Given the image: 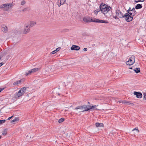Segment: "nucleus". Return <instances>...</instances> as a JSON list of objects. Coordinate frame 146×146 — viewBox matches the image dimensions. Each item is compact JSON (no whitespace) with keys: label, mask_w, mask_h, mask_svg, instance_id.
Segmentation results:
<instances>
[{"label":"nucleus","mask_w":146,"mask_h":146,"mask_svg":"<svg viewBox=\"0 0 146 146\" xmlns=\"http://www.w3.org/2000/svg\"><path fill=\"white\" fill-rule=\"evenodd\" d=\"M27 9H28V8H25L22 10V11H23V12L27 10Z\"/></svg>","instance_id":"39"},{"label":"nucleus","mask_w":146,"mask_h":146,"mask_svg":"<svg viewBox=\"0 0 146 146\" xmlns=\"http://www.w3.org/2000/svg\"><path fill=\"white\" fill-rule=\"evenodd\" d=\"M78 109L80 110L81 111V112H84V111H83V110H84L83 109V106H78L77 107H76L75 108V110H77Z\"/></svg>","instance_id":"13"},{"label":"nucleus","mask_w":146,"mask_h":146,"mask_svg":"<svg viewBox=\"0 0 146 146\" xmlns=\"http://www.w3.org/2000/svg\"><path fill=\"white\" fill-rule=\"evenodd\" d=\"M96 127H103L104 124L102 123H96Z\"/></svg>","instance_id":"16"},{"label":"nucleus","mask_w":146,"mask_h":146,"mask_svg":"<svg viewBox=\"0 0 146 146\" xmlns=\"http://www.w3.org/2000/svg\"><path fill=\"white\" fill-rule=\"evenodd\" d=\"M106 7L102 8L100 10L104 15H106L110 11L111 7L109 6H106Z\"/></svg>","instance_id":"6"},{"label":"nucleus","mask_w":146,"mask_h":146,"mask_svg":"<svg viewBox=\"0 0 146 146\" xmlns=\"http://www.w3.org/2000/svg\"><path fill=\"white\" fill-rule=\"evenodd\" d=\"M135 62V57L133 55H132L129 58L128 60L126 62L127 65H132Z\"/></svg>","instance_id":"4"},{"label":"nucleus","mask_w":146,"mask_h":146,"mask_svg":"<svg viewBox=\"0 0 146 146\" xmlns=\"http://www.w3.org/2000/svg\"><path fill=\"white\" fill-rule=\"evenodd\" d=\"M13 117V115L12 116H11V117H9L8 119H7V120H10V119H11Z\"/></svg>","instance_id":"42"},{"label":"nucleus","mask_w":146,"mask_h":146,"mask_svg":"<svg viewBox=\"0 0 146 146\" xmlns=\"http://www.w3.org/2000/svg\"><path fill=\"white\" fill-rule=\"evenodd\" d=\"M91 22L105 23H109V22L108 21L100 20L96 18H94V19H91Z\"/></svg>","instance_id":"5"},{"label":"nucleus","mask_w":146,"mask_h":146,"mask_svg":"<svg viewBox=\"0 0 146 146\" xmlns=\"http://www.w3.org/2000/svg\"><path fill=\"white\" fill-rule=\"evenodd\" d=\"M143 99L144 100H146V93L144 94Z\"/></svg>","instance_id":"37"},{"label":"nucleus","mask_w":146,"mask_h":146,"mask_svg":"<svg viewBox=\"0 0 146 146\" xmlns=\"http://www.w3.org/2000/svg\"><path fill=\"white\" fill-rule=\"evenodd\" d=\"M66 0H60V5H63L65 2Z\"/></svg>","instance_id":"25"},{"label":"nucleus","mask_w":146,"mask_h":146,"mask_svg":"<svg viewBox=\"0 0 146 146\" xmlns=\"http://www.w3.org/2000/svg\"><path fill=\"white\" fill-rule=\"evenodd\" d=\"M80 48V47L79 46L75 45H73L71 48V50H78Z\"/></svg>","instance_id":"10"},{"label":"nucleus","mask_w":146,"mask_h":146,"mask_svg":"<svg viewBox=\"0 0 146 146\" xmlns=\"http://www.w3.org/2000/svg\"><path fill=\"white\" fill-rule=\"evenodd\" d=\"M91 19L90 17H84L83 20L84 22L86 23H88L91 22Z\"/></svg>","instance_id":"12"},{"label":"nucleus","mask_w":146,"mask_h":146,"mask_svg":"<svg viewBox=\"0 0 146 146\" xmlns=\"http://www.w3.org/2000/svg\"><path fill=\"white\" fill-rule=\"evenodd\" d=\"M132 13V16H134L137 13V12L135 10L134 7H133L131 10V11Z\"/></svg>","instance_id":"20"},{"label":"nucleus","mask_w":146,"mask_h":146,"mask_svg":"<svg viewBox=\"0 0 146 146\" xmlns=\"http://www.w3.org/2000/svg\"><path fill=\"white\" fill-rule=\"evenodd\" d=\"M1 136H0V139L1 138Z\"/></svg>","instance_id":"49"},{"label":"nucleus","mask_w":146,"mask_h":146,"mask_svg":"<svg viewBox=\"0 0 146 146\" xmlns=\"http://www.w3.org/2000/svg\"><path fill=\"white\" fill-rule=\"evenodd\" d=\"M123 18H125V21L127 22H129L131 21L133 19V16L132 15H129L127 13H125Z\"/></svg>","instance_id":"3"},{"label":"nucleus","mask_w":146,"mask_h":146,"mask_svg":"<svg viewBox=\"0 0 146 146\" xmlns=\"http://www.w3.org/2000/svg\"><path fill=\"white\" fill-rule=\"evenodd\" d=\"M23 80L22 79L20 80L14 82L13 83V85L14 86H18L19 84L22 82Z\"/></svg>","instance_id":"15"},{"label":"nucleus","mask_w":146,"mask_h":146,"mask_svg":"<svg viewBox=\"0 0 146 146\" xmlns=\"http://www.w3.org/2000/svg\"><path fill=\"white\" fill-rule=\"evenodd\" d=\"M133 70L136 73H138L140 72V70L139 68H136L134 69Z\"/></svg>","instance_id":"23"},{"label":"nucleus","mask_w":146,"mask_h":146,"mask_svg":"<svg viewBox=\"0 0 146 146\" xmlns=\"http://www.w3.org/2000/svg\"><path fill=\"white\" fill-rule=\"evenodd\" d=\"M18 120L17 119V118H16L15 119H14L12 120V122H15L17 121Z\"/></svg>","instance_id":"36"},{"label":"nucleus","mask_w":146,"mask_h":146,"mask_svg":"<svg viewBox=\"0 0 146 146\" xmlns=\"http://www.w3.org/2000/svg\"><path fill=\"white\" fill-rule=\"evenodd\" d=\"M7 129H5L3 131L2 134L3 135H5L7 134Z\"/></svg>","instance_id":"24"},{"label":"nucleus","mask_w":146,"mask_h":146,"mask_svg":"<svg viewBox=\"0 0 146 146\" xmlns=\"http://www.w3.org/2000/svg\"><path fill=\"white\" fill-rule=\"evenodd\" d=\"M1 57H0V60H1Z\"/></svg>","instance_id":"50"},{"label":"nucleus","mask_w":146,"mask_h":146,"mask_svg":"<svg viewBox=\"0 0 146 146\" xmlns=\"http://www.w3.org/2000/svg\"><path fill=\"white\" fill-rule=\"evenodd\" d=\"M25 1L23 0L21 2V4L22 5H23L25 4Z\"/></svg>","instance_id":"33"},{"label":"nucleus","mask_w":146,"mask_h":146,"mask_svg":"<svg viewBox=\"0 0 146 146\" xmlns=\"http://www.w3.org/2000/svg\"><path fill=\"white\" fill-rule=\"evenodd\" d=\"M5 89L4 88H0V93L4 89Z\"/></svg>","instance_id":"41"},{"label":"nucleus","mask_w":146,"mask_h":146,"mask_svg":"<svg viewBox=\"0 0 146 146\" xmlns=\"http://www.w3.org/2000/svg\"><path fill=\"white\" fill-rule=\"evenodd\" d=\"M33 73V72L32 71V70H29V71L28 72H26L25 75L26 76H28V75L30 74H31V73Z\"/></svg>","instance_id":"26"},{"label":"nucleus","mask_w":146,"mask_h":146,"mask_svg":"<svg viewBox=\"0 0 146 146\" xmlns=\"http://www.w3.org/2000/svg\"><path fill=\"white\" fill-rule=\"evenodd\" d=\"M134 130H136V132H139V131L138 129V128H135L134 129H133L132 130V131H134Z\"/></svg>","instance_id":"34"},{"label":"nucleus","mask_w":146,"mask_h":146,"mask_svg":"<svg viewBox=\"0 0 146 146\" xmlns=\"http://www.w3.org/2000/svg\"><path fill=\"white\" fill-rule=\"evenodd\" d=\"M26 90V88L25 87L22 88L18 92L16 93L14 95V98H17L23 96Z\"/></svg>","instance_id":"2"},{"label":"nucleus","mask_w":146,"mask_h":146,"mask_svg":"<svg viewBox=\"0 0 146 146\" xmlns=\"http://www.w3.org/2000/svg\"><path fill=\"white\" fill-rule=\"evenodd\" d=\"M133 94L136 96V97L137 98H141L142 96V93L140 92L134 91L133 92Z\"/></svg>","instance_id":"9"},{"label":"nucleus","mask_w":146,"mask_h":146,"mask_svg":"<svg viewBox=\"0 0 146 146\" xmlns=\"http://www.w3.org/2000/svg\"><path fill=\"white\" fill-rule=\"evenodd\" d=\"M141 1V2H144L145 1V0H140Z\"/></svg>","instance_id":"46"},{"label":"nucleus","mask_w":146,"mask_h":146,"mask_svg":"<svg viewBox=\"0 0 146 146\" xmlns=\"http://www.w3.org/2000/svg\"><path fill=\"white\" fill-rule=\"evenodd\" d=\"M88 104H90V103L89 102H88Z\"/></svg>","instance_id":"51"},{"label":"nucleus","mask_w":146,"mask_h":146,"mask_svg":"<svg viewBox=\"0 0 146 146\" xmlns=\"http://www.w3.org/2000/svg\"><path fill=\"white\" fill-rule=\"evenodd\" d=\"M122 103L123 104H127L128 105H132V106L134 104L133 103H131L130 102H129L125 100H123L122 102Z\"/></svg>","instance_id":"14"},{"label":"nucleus","mask_w":146,"mask_h":146,"mask_svg":"<svg viewBox=\"0 0 146 146\" xmlns=\"http://www.w3.org/2000/svg\"><path fill=\"white\" fill-rule=\"evenodd\" d=\"M142 7V6L141 4H138L135 6V8L137 9H141Z\"/></svg>","instance_id":"21"},{"label":"nucleus","mask_w":146,"mask_h":146,"mask_svg":"<svg viewBox=\"0 0 146 146\" xmlns=\"http://www.w3.org/2000/svg\"><path fill=\"white\" fill-rule=\"evenodd\" d=\"M127 13H128L129 15H132V13L131 11H130L129 10H127Z\"/></svg>","instance_id":"31"},{"label":"nucleus","mask_w":146,"mask_h":146,"mask_svg":"<svg viewBox=\"0 0 146 146\" xmlns=\"http://www.w3.org/2000/svg\"><path fill=\"white\" fill-rule=\"evenodd\" d=\"M58 95L59 96L60 95V94H59V93H58Z\"/></svg>","instance_id":"48"},{"label":"nucleus","mask_w":146,"mask_h":146,"mask_svg":"<svg viewBox=\"0 0 146 146\" xmlns=\"http://www.w3.org/2000/svg\"><path fill=\"white\" fill-rule=\"evenodd\" d=\"M60 1H58L56 3V5H58L59 6V7H60V5H61L60 4Z\"/></svg>","instance_id":"35"},{"label":"nucleus","mask_w":146,"mask_h":146,"mask_svg":"<svg viewBox=\"0 0 146 146\" xmlns=\"http://www.w3.org/2000/svg\"><path fill=\"white\" fill-rule=\"evenodd\" d=\"M5 119L0 120V125L5 123Z\"/></svg>","instance_id":"32"},{"label":"nucleus","mask_w":146,"mask_h":146,"mask_svg":"<svg viewBox=\"0 0 146 146\" xmlns=\"http://www.w3.org/2000/svg\"><path fill=\"white\" fill-rule=\"evenodd\" d=\"M83 107L84 111H87L90 110V105H83Z\"/></svg>","instance_id":"11"},{"label":"nucleus","mask_w":146,"mask_h":146,"mask_svg":"<svg viewBox=\"0 0 146 146\" xmlns=\"http://www.w3.org/2000/svg\"><path fill=\"white\" fill-rule=\"evenodd\" d=\"M14 5L13 3L3 4L0 6V8L4 11H8Z\"/></svg>","instance_id":"1"},{"label":"nucleus","mask_w":146,"mask_h":146,"mask_svg":"<svg viewBox=\"0 0 146 146\" xmlns=\"http://www.w3.org/2000/svg\"><path fill=\"white\" fill-rule=\"evenodd\" d=\"M28 25L26 24L24 27L23 34H26L29 32L30 29L29 27H28Z\"/></svg>","instance_id":"7"},{"label":"nucleus","mask_w":146,"mask_h":146,"mask_svg":"<svg viewBox=\"0 0 146 146\" xmlns=\"http://www.w3.org/2000/svg\"><path fill=\"white\" fill-rule=\"evenodd\" d=\"M113 17L114 18H115V19H119L118 18V17H117V16H113Z\"/></svg>","instance_id":"40"},{"label":"nucleus","mask_w":146,"mask_h":146,"mask_svg":"<svg viewBox=\"0 0 146 146\" xmlns=\"http://www.w3.org/2000/svg\"><path fill=\"white\" fill-rule=\"evenodd\" d=\"M38 70V68H34L31 70L33 72L37 71Z\"/></svg>","instance_id":"27"},{"label":"nucleus","mask_w":146,"mask_h":146,"mask_svg":"<svg viewBox=\"0 0 146 146\" xmlns=\"http://www.w3.org/2000/svg\"><path fill=\"white\" fill-rule=\"evenodd\" d=\"M100 10H99V9H97L95 10L94 11V13L95 14L97 15L98 13L100 11Z\"/></svg>","instance_id":"29"},{"label":"nucleus","mask_w":146,"mask_h":146,"mask_svg":"<svg viewBox=\"0 0 146 146\" xmlns=\"http://www.w3.org/2000/svg\"><path fill=\"white\" fill-rule=\"evenodd\" d=\"M128 10H129L130 11H131V8L130 7L129 8V9H128Z\"/></svg>","instance_id":"45"},{"label":"nucleus","mask_w":146,"mask_h":146,"mask_svg":"<svg viewBox=\"0 0 146 146\" xmlns=\"http://www.w3.org/2000/svg\"><path fill=\"white\" fill-rule=\"evenodd\" d=\"M3 64V62H1L0 63V67H1L2 66Z\"/></svg>","instance_id":"44"},{"label":"nucleus","mask_w":146,"mask_h":146,"mask_svg":"<svg viewBox=\"0 0 146 146\" xmlns=\"http://www.w3.org/2000/svg\"><path fill=\"white\" fill-rule=\"evenodd\" d=\"M2 31L4 33H6L8 31L7 27L6 26H4L2 27Z\"/></svg>","instance_id":"18"},{"label":"nucleus","mask_w":146,"mask_h":146,"mask_svg":"<svg viewBox=\"0 0 146 146\" xmlns=\"http://www.w3.org/2000/svg\"><path fill=\"white\" fill-rule=\"evenodd\" d=\"M64 118H62L59 120L58 122L59 123H60L63 122L64 121Z\"/></svg>","instance_id":"28"},{"label":"nucleus","mask_w":146,"mask_h":146,"mask_svg":"<svg viewBox=\"0 0 146 146\" xmlns=\"http://www.w3.org/2000/svg\"><path fill=\"white\" fill-rule=\"evenodd\" d=\"M60 50V47L57 48L56 50H54L51 52V54H54L58 51Z\"/></svg>","instance_id":"22"},{"label":"nucleus","mask_w":146,"mask_h":146,"mask_svg":"<svg viewBox=\"0 0 146 146\" xmlns=\"http://www.w3.org/2000/svg\"><path fill=\"white\" fill-rule=\"evenodd\" d=\"M140 1V0H135L134 1V2L136 3H138Z\"/></svg>","instance_id":"38"},{"label":"nucleus","mask_w":146,"mask_h":146,"mask_svg":"<svg viewBox=\"0 0 146 146\" xmlns=\"http://www.w3.org/2000/svg\"><path fill=\"white\" fill-rule=\"evenodd\" d=\"M36 23V22H34L33 21H31L30 22L29 24L28 25L29 27L30 28V27H32L35 26Z\"/></svg>","instance_id":"17"},{"label":"nucleus","mask_w":146,"mask_h":146,"mask_svg":"<svg viewBox=\"0 0 146 146\" xmlns=\"http://www.w3.org/2000/svg\"><path fill=\"white\" fill-rule=\"evenodd\" d=\"M96 107V105H94L92 106H90V108H89L90 110L95 108Z\"/></svg>","instance_id":"30"},{"label":"nucleus","mask_w":146,"mask_h":146,"mask_svg":"<svg viewBox=\"0 0 146 146\" xmlns=\"http://www.w3.org/2000/svg\"><path fill=\"white\" fill-rule=\"evenodd\" d=\"M106 6H108L107 5H106L105 3H102L100 6V10L102 9V8H103L105 7H106Z\"/></svg>","instance_id":"19"},{"label":"nucleus","mask_w":146,"mask_h":146,"mask_svg":"<svg viewBox=\"0 0 146 146\" xmlns=\"http://www.w3.org/2000/svg\"><path fill=\"white\" fill-rule=\"evenodd\" d=\"M115 13L119 17L121 18H122L123 17L124 15H123V13L120 10H116L115 11Z\"/></svg>","instance_id":"8"},{"label":"nucleus","mask_w":146,"mask_h":146,"mask_svg":"<svg viewBox=\"0 0 146 146\" xmlns=\"http://www.w3.org/2000/svg\"><path fill=\"white\" fill-rule=\"evenodd\" d=\"M129 68V69H132V67Z\"/></svg>","instance_id":"47"},{"label":"nucleus","mask_w":146,"mask_h":146,"mask_svg":"<svg viewBox=\"0 0 146 146\" xmlns=\"http://www.w3.org/2000/svg\"><path fill=\"white\" fill-rule=\"evenodd\" d=\"M83 50L84 51H86L87 50V49L86 48H84Z\"/></svg>","instance_id":"43"}]
</instances>
